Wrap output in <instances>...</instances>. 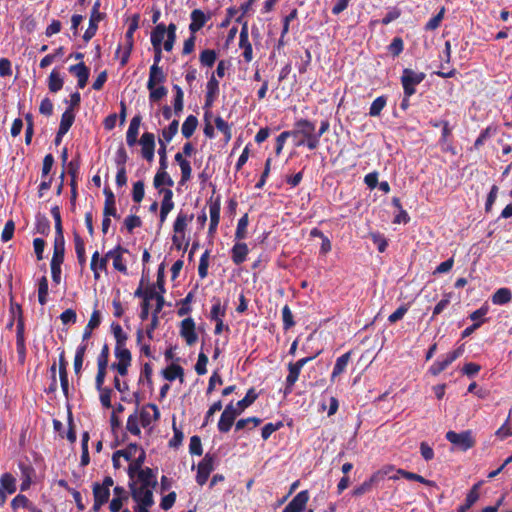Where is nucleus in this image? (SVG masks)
<instances>
[{"mask_svg":"<svg viewBox=\"0 0 512 512\" xmlns=\"http://www.w3.org/2000/svg\"><path fill=\"white\" fill-rule=\"evenodd\" d=\"M179 127L178 120H173L167 128H164L162 130V137L160 139H163L165 143H169L173 137L177 134Z\"/></svg>","mask_w":512,"mask_h":512,"instance_id":"nucleus-47","label":"nucleus"},{"mask_svg":"<svg viewBox=\"0 0 512 512\" xmlns=\"http://www.w3.org/2000/svg\"><path fill=\"white\" fill-rule=\"evenodd\" d=\"M155 291L150 289L145 291V299L143 300V303L141 305V312H140V318L141 320H146L149 315V301L154 298Z\"/></svg>","mask_w":512,"mask_h":512,"instance_id":"nucleus-50","label":"nucleus"},{"mask_svg":"<svg viewBox=\"0 0 512 512\" xmlns=\"http://www.w3.org/2000/svg\"><path fill=\"white\" fill-rule=\"evenodd\" d=\"M16 348L19 357V362L24 363L26 358V346H25V337H24V321L20 316L17 322V330H16Z\"/></svg>","mask_w":512,"mask_h":512,"instance_id":"nucleus-20","label":"nucleus"},{"mask_svg":"<svg viewBox=\"0 0 512 512\" xmlns=\"http://www.w3.org/2000/svg\"><path fill=\"white\" fill-rule=\"evenodd\" d=\"M141 146V155L142 157L148 161L152 162L154 160V152H155V136L151 132H145L142 134L141 138L137 141Z\"/></svg>","mask_w":512,"mask_h":512,"instance_id":"nucleus-12","label":"nucleus"},{"mask_svg":"<svg viewBox=\"0 0 512 512\" xmlns=\"http://www.w3.org/2000/svg\"><path fill=\"white\" fill-rule=\"evenodd\" d=\"M30 500L22 494H18L11 502V507L15 510L18 508H26L29 509L31 506Z\"/></svg>","mask_w":512,"mask_h":512,"instance_id":"nucleus-59","label":"nucleus"},{"mask_svg":"<svg viewBox=\"0 0 512 512\" xmlns=\"http://www.w3.org/2000/svg\"><path fill=\"white\" fill-rule=\"evenodd\" d=\"M159 194L163 195L160 209L169 214L174 208L173 192L171 189H160Z\"/></svg>","mask_w":512,"mask_h":512,"instance_id":"nucleus-39","label":"nucleus"},{"mask_svg":"<svg viewBox=\"0 0 512 512\" xmlns=\"http://www.w3.org/2000/svg\"><path fill=\"white\" fill-rule=\"evenodd\" d=\"M387 104V96H379L377 97L371 104L369 109V115L372 117H377L381 114L382 110L385 108Z\"/></svg>","mask_w":512,"mask_h":512,"instance_id":"nucleus-42","label":"nucleus"},{"mask_svg":"<svg viewBox=\"0 0 512 512\" xmlns=\"http://www.w3.org/2000/svg\"><path fill=\"white\" fill-rule=\"evenodd\" d=\"M111 331L116 340V345L125 346L128 340V335L123 331L119 323L113 322L111 324Z\"/></svg>","mask_w":512,"mask_h":512,"instance_id":"nucleus-40","label":"nucleus"},{"mask_svg":"<svg viewBox=\"0 0 512 512\" xmlns=\"http://www.w3.org/2000/svg\"><path fill=\"white\" fill-rule=\"evenodd\" d=\"M180 336L185 340L188 346H193L197 340L196 325L191 317L185 318L180 323Z\"/></svg>","mask_w":512,"mask_h":512,"instance_id":"nucleus-13","label":"nucleus"},{"mask_svg":"<svg viewBox=\"0 0 512 512\" xmlns=\"http://www.w3.org/2000/svg\"><path fill=\"white\" fill-rule=\"evenodd\" d=\"M144 182L137 181L133 184L132 199L136 203H140L144 198Z\"/></svg>","mask_w":512,"mask_h":512,"instance_id":"nucleus-57","label":"nucleus"},{"mask_svg":"<svg viewBox=\"0 0 512 512\" xmlns=\"http://www.w3.org/2000/svg\"><path fill=\"white\" fill-rule=\"evenodd\" d=\"M261 419L257 417H249L245 419H240L236 422L235 428L236 430H242L246 427H249V425H252V428L257 427L261 423Z\"/></svg>","mask_w":512,"mask_h":512,"instance_id":"nucleus-58","label":"nucleus"},{"mask_svg":"<svg viewBox=\"0 0 512 512\" xmlns=\"http://www.w3.org/2000/svg\"><path fill=\"white\" fill-rule=\"evenodd\" d=\"M198 125V119L194 115H189L182 124L181 132L185 138H190Z\"/></svg>","mask_w":512,"mask_h":512,"instance_id":"nucleus-36","label":"nucleus"},{"mask_svg":"<svg viewBox=\"0 0 512 512\" xmlns=\"http://www.w3.org/2000/svg\"><path fill=\"white\" fill-rule=\"evenodd\" d=\"M315 124L307 119L296 121L294 129L290 131L292 137L299 138L296 146H307L314 150L319 146L318 135H316Z\"/></svg>","mask_w":512,"mask_h":512,"instance_id":"nucleus-2","label":"nucleus"},{"mask_svg":"<svg viewBox=\"0 0 512 512\" xmlns=\"http://www.w3.org/2000/svg\"><path fill=\"white\" fill-rule=\"evenodd\" d=\"M209 256L210 253L206 250L200 257L199 266H198V274L201 279L207 277L208 274V266H209Z\"/></svg>","mask_w":512,"mask_h":512,"instance_id":"nucleus-54","label":"nucleus"},{"mask_svg":"<svg viewBox=\"0 0 512 512\" xmlns=\"http://www.w3.org/2000/svg\"><path fill=\"white\" fill-rule=\"evenodd\" d=\"M248 247L245 243L237 242L231 250V259L234 264L240 265L242 264L248 255Z\"/></svg>","mask_w":512,"mask_h":512,"instance_id":"nucleus-27","label":"nucleus"},{"mask_svg":"<svg viewBox=\"0 0 512 512\" xmlns=\"http://www.w3.org/2000/svg\"><path fill=\"white\" fill-rule=\"evenodd\" d=\"M141 120L142 117L140 115H135L130 121L126 132V143L129 147H133L137 144Z\"/></svg>","mask_w":512,"mask_h":512,"instance_id":"nucleus-22","label":"nucleus"},{"mask_svg":"<svg viewBox=\"0 0 512 512\" xmlns=\"http://www.w3.org/2000/svg\"><path fill=\"white\" fill-rule=\"evenodd\" d=\"M128 475L130 478V483H133V481L138 483V486H152L155 487L156 482V476L153 473V470L150 468H142V465H139V468L137 470H132L131 468H128Z\"/></svg>","mask_w":512,"mask_h":512,"instance_id":"nucleus-9","label":"nucleus"},{"mask_svg":"<svg viewBox=\"0 0 512 512\" xmlns=\"http://www.w3.org/2000/svg\"><path fill=\"white\" fill-rule=\"evenodd\" d=\"M127 252L128 250L121 247L120 245L107 252V257L113 261L114 269L124 274L127 273V266L123 259V254Z\"/></svg>","mask_w":512,"mask_h":512,"instance_id":"nucleus-17","label":"nucleus"},{"mask_svg":"<svg viewBox=\"0 0 512 512\" xmlns=\"http://www.w3.org/2000/svg\"><path fill=\"white\" fill-rule=\"evenodd\" d=\"M164 378L168 381H174L179 378L183 382L184 369L180 365L171 364L163 371Z\"/></svg>","mask_w":512,"mask_h":512,"instance_id":"nucleus-34","label":"nucleus"},{"mask_svg":"<svg viewBox=\"0 0 512 512\" xmlns=\"http://www.w3.org/2000/svg\"><path fill=\"white\" fill-rule=\"evenodd\" d=\"M64 79L57 69H53L48 77V89L51 93H57L63 88Z\"/></svg>","mask_w":512,"mask_h":512,"instance_id":"nucleus-30","label":"nucleus"},{"mask_svg":"<svg viewBox=\"0 0 512 512\" xmlns=\"http://www.w3.org/2000/svg\"><path fill=\"white\" fill-rule=\"evenodd\" d=\"M235 419L236 416H233V414L230 412V407H225L218 422L219 431L222 433H227L231 429Z\"/></svg>","mask_w":512,"mask_h":512,"instance_id":"nucleus-28","label":"nucleus"},{"mask_svg":"<svg viewBox=\"0 0 512 512\" xmlns=\"http://www.w3.org/2000/svg\"><path fill=\"white\" fill-rule=\"evenodd\" d=\"M166 80V75L162 69V67L157 65H152L149 71V79L147 82V88H153L154 86L160 85L164 83Z\"/></svg>","mask_w":512,"mask_h":512,"instance_id":"nucleus-26","label":"nucleus"},{"mask_svg":"<svg viewBox=\"0 0 512 512\" xmlns=\"http://www.w3.org/2000/svg\"><path fill=\"white\" fill-rule=\"evenodd\" d=\"M100 3L96 2L93 6L89 27L85 31L83 35V39L85 42H88L94 35L96 34L98 28V22L102 19V14L99 12Z\"/></svg>","mask_w":512,"mask_h":512,"instance_id":"nucleus-18","label":"nucleus"},{"mask_svg":"<svg viewBox=\"0 0 512 512\" xmlns=\"http://www.w3.org/2000/svg\"><path fill=\"white\" fill-rule=\"evenodd\" d=\"M148 90L150 92L149 99L151 102H157L167 95V89L161 85L148 88Z\"/></svg>","mask_w":512,"mask_h":512,"instance_id":"nucleus-56","label":"nucleus"},{"mask_svg":"<svg viewBox=\"0 0 512 512\" xmlns=\"http://www.w3.org/2000/svg\"><path fill=\"white\" fill-rule=\"evenodd\" d=\"M249 220L248 215H243L237 224L236 232H235V239L237 241H241L246 238L247 235V226H248Z\"/></svg>","mask_w":512,"mask_h":512,"instance_id":"nucleus-45","label":"nucleus"},{"mask_svg":"<svg viewBox=\"0 0 512 512\" xmlns=\"http://www.w3.org/2000/svg\"><path fill=\"white\" fill-rule=\"evenodd\" d=\"M194 215L180 210L173 224V231L176 234L185 235L188 224L193 220Z\"/></svg>","mask_w":512,"mask_h":512,"instance_id":"nucleus-24","label":"nucleus"},{"mask_svg":"<svg viewBox=\"0 0 512 512\" xmlns=\"http://www.w3.org/2000/svg\"><path fill=\"white\" fill-rule=\"evenodd\" d=\"M258 398V394L256 393L254 388H250L246 394V396L237 402V407L240 410L244 411L247 407L252 405L254 401Z\"/></svg>","mask_w":512,"mask_h":512,"instance_id":"nucleus-48","label":"nucleus"},{"mask_svg":"<svg viewBox=\"0 0 512 512\" xmlns=\"http://www.w3.org/2000/svg\"><path fill=\"white\" fill-rule=\"evenodd\" d=\"M140 419L138 417V411L136 410L133 414H131L126 423V429L128 432L135 436H140L141 430H140Z\"/></svg>","mask_w":512,"mask_h":512,"instance_id":"nucleus-37","label":"nucleus"},{"mask_svg":"<svg viewBox=\"0 0 512 512\" xmlns=\"http://www.w3.org/2000/svg\"><path fill=\"white\" fill-rule=\"evenodd\" d=\"M511 291L508 288L498 289L492 296V302L496 305H503L511 300Z\"/></svg>","mask_w":512,"mask_h":512,"instance_id":"nucleus-41","label":"nucleus"},{"mask_svg":"<svg viewBox=\"0 0 512 512\" xmlns=\"http://www.w3.org/2000/svg\"><path fill=\"white\" fill-rule=\"evenodd\" d=\"M309 500V494L307 490L299 492L290 503L283 509V512H303L307 502Z\"/></svg>","mask_w":512,"mask_h":512,"instance_id":"nucleus-19","label":"nucleus"},{"mask_svg":"<svg viewBox=\"0 0 512 512\" xmlns=\"http://www.w3.org/2000/svg\"><path fill=\"white\" fill-rule=\"evenodd\" d=\"M191 23L189 25V30L191 34H195L198 32L206 22L210 19L209 15H206L202 10L200 9H194L191 12Z\"/></svg>","mask_w":512,"mask_h":512,"instance_id":"nucleus-23","label":"nucleus"},{"mask_svg":"<svg viewBox=\"0 0 512 512\" xmlns=\"http://www.w3.org/2000/svg\"><path fill=\"white\" fill-rule=\"evenodd\" d=\"M478 486V484L474 485L473 488L469 491V493L466 496L465 503L458 508V512H466L478 500Z\"/></svg>","mask_w":512,"mask_h":512,"instance_id":"nucleus-38","label":"nucleus"},{"mask_svg":"<svg viewBox=\"0 0 512 512\" xmlns=\"http://www.w3.org/2000/svg\"><path fill=\"white\" fill-rule=\"evenodd\" d=\"M125 227L129 233H131L135 228L140 227L142 225V221L140 217L136 215H129L124 220Z\"/></svg>","mask_w":512,"mask_h":512,"instance_id":"nucleus-63","label":"nucleus"},{"mask_svg":"<svg viewBox=\"0 0 512 512\" xmlns=\"http://www.w3.org/2000/svg\"><path fill=\"white\" fill-rule=\"evenodd\" d=\"M69 72L73 74L75 77H77V85L80 89H83L86 86L89 79V68L83 62H80L78 64L70 66Z\"/></svg>","mask_w":512,"mask_h":512,"instance_id":"nucleus-21","label":"nucleus"},{"mask_svg":"<svg viewBox=\"0 0 512 512\" xmlns=\"http://www.w3.org/2000/svg\"><path fill=\"white\" fill-rule=\"evenodd\" d=\"M207 363H208V357L205 353L200 352L198 355V360L195 365V371L198 375H204L207 372Z\"/></svg>","mask_w":512,"mask_h":512,"instance_id":"nucleus-60","label":"nucleus"},{"mask_svg":"<svg viewBox=\"0 0 512 512\" xmlns=\"http://www.w3.org/2000/svg\"><path fill=\"white\" fill-rule=\"evenodd\" d=\"M398 474H400L402 477L406 478L407 480L417 481V482L422 483L427 486H435V482H433L431 480H427L424 477H422L421 475L413 473V472L399 469Z\"/></svg>","mask_w":512,"mask_h":512,"instance_id":"nucleus-44","label":"nucleus"},{"mask_svg":"<svg viewBox=\"0 0 512 512\" xmlns=\"http://www.w3.org/2000/svg\"><path fill=\"white\" fill-rule=\"evenodd\" d=\"M214 469V456L206 454L197 467L196 482L203 486Z\"/></svg>","mask_w":512,"mask_h":512,"instance_id":"nucleus-11","label":"nucleus"},{"mask_svg":"<svg viewBox=\"0 0 512 512\" xmlns=\"http://www.w3.org/2000/svg\"><path fill=\"white\" fill-rule=\"evenodd\" d=\"M1 488L12 494L16 491V479L10 473H4L0 479Z\"/></svg>","mask_w":512,"mask_h":512,"instance_id":"nucleus-43","label":"nucleus"},{"mask_svg":"<svg viewBox=\"0 0 512 512\" xmlns=\"http://www.w3.org/2000/svg\"><path fill=\"white\" fill-rule=\"evenodd\" d=\"M74 246L79 265L83 268L86 264L85 243L78 233H74Z\"/></svg>","mask_w":512,"mask_h":512,"instance_id":"nucleus-33","label":"nucleus"},{"mask_svg":"<svg viewBox=\"0 0 512 512\" xmlns=\"http://www.w3.org/2000/svg\"><path fill=\"white\" fill-rule=\"evenodd\" d=\"M216 58V52L211 49H206L200 54V62L203 66L212 67L216 61Z\"/></svg>","mask_w":512,"mask_h":512,"instance_id":"nucleus-53","label":"nucleus"},{"mask_svg":"<svg viewBox=\"0 0 512 512\" xmlns=\"http://www.w3.org/2000/svg\"><path fill=\"white\" fill-rule=\"evenodd\" d=\"M65 254V239L64 235H55L54 239V250L53 256L51 259V263H60L62 264L64 261Z\"/></svg>","mask_w":512,"mask_h":512,"instance_id":"nucleus-25","label":"nucleus"},{"mask_svg":"<svg viewBox=\"0 0 512 512\" xmlns=\"http://www.w3.org/2000/svg\"><path fill=\"white\" fill-rule=\"evenodd\" d=\"M131 496L137 503L135 506L136 512H149V508L153 506V489L152 486H138V483L133 481L129 483Z\"/></svg>","mask_w":512,"mask_h":512,"instance_id":"nucleus-3","label":"nucleus"},{"mask_svg":"<svg viewBox=\"0 0 512 512\" xmlns=\"http://www.w3.org/2000/svg\"><path fill=\"white\" fill-rule=\"evenodd\" d=\"M74 120V111H72V109H66L61 116V121L59 125L60 134H66L73 125Z\"/></svg>","mask_w":512,"mask_h":512,"instance_id":"nucleus-35","label":"nucleus"},{"mask_svg":"<svg viewBox=\"0 0 512 512\" xmlns=\"http://www.w3.org/2000/svg\"><path fill=\"white\" fill-rule=\"evenodd\" d=\"M463 353V349L461 347L455 349L454 351L448 353L443 360H439L434 362L429 371L432 375H438L443 372L452 362H454L458 357H460Z\"/></svg>","mask_w":512,"mask_h":512,"instance_id":"nucleus-14","label":"nucleus"},{"mask_svg":"<svg viewBox=\"0 0 512 512\" xmlns=\"http://www.w3.org/2000/svg\"><path fill=\"white\" fill-rule=\"evenodd\" d=\"M386 474H387V471H382V470L375 472L374 474H372V476L368 480L364 481L361 485L357 486L353 490V492H352L353 496L359 497L365 493H368L369 491H371L372 487L375 484H377L379 481L384 479Z\"/></svg>","mask_w":512,"mask_h":512,"instance_id":"nucleus-16","label":"nucleus"},{"mask_svg":"<svg viewBox=\"0 0 512 512\" xmlns=\"http://www.w3.org/2000/svg\"><path fill=\"white\" fill-rule=\"evenodd\" d=\"M426 75L423 72H417L410 68H405L401 75V84L403 87L404 95L411 97L416 93V86L420 84Z\"/></svg>","mask_w":512,"mask_h":512,"instance_id":"nucleus-5","label":"nucleus"},{"mask_svg":"<svg viewBox=\"0 0 512 512\" xmlns=\"http://www.w3.org/2000/svg\"><path fill=\"white\" fill-rule=\"evenodd\" d=\"M351 354H352V352L348 351L337 358L336 363L333 368V371H332V374H331V381H334V379L337 376H339L340 374H342L345 371V369L350 361Z\"/></svg>","mask_w":512,"mask_h":512,"instance_id":"nucleus-29","label":"nucleus"},{"mask_svg":"<svg viewBox=\"0 0 512 512\" xmlns=\"http://www.w3.org/2000/svg\"><path fill=\"white\" fill-rule=\"evenodd\" d=\"M176 25L170 23L167 27L165 24H157L151 32V43L154 49V63L153 65L159 66L162 59V43L163 48L167 52L173 49L176 40Z\"/></svg>","mask_w":512,"mask_h":512,"instance_id":"nucleus-1","label":"nucleus"},{"mask_svg":"<svg viewBox=\"0 0 512 512\" xmlns=\"http://www.w3.org/2000/svg\"><path fill=\"white\" fill-rule=\"evenodd\" d=\"M114 481L112 477L106 476L103 479L102 483H94L92 490H93V497H94V504H93V510L95 512H98L100 508L106 504L110 497V488L113 486Z\"/></svg>","mask_w":512,"mask_h":512,"instance_id":"nucleus-4","label":"nucleus"},{"mask_svg":"<svg viewBox=\"0 0 512 512\" xmlns=\"http://www.w3.org/2000/svg\"><path fill=\"white\" fill-rule=\"evenodd\" d=\"M314 359V356L311 357H305L302 359H299L296 362H290L288 364V375L286 377L285 381V394H290L293 391V387L296 383V381L299 378L301 369L305 364H307L309 361Z\"/></svg>","mask_w":512,"mask_h":512,"instance_id":"nucleus-8","label":"nucleus"},{"mask_svg":"<svg viewBox=\"0 0 512 512\" xmlns=\"http://www.w3.org/2000/svg\"><path fill=\"white\" fill-rule=\"evenodd\" d=\"M444 13H445V9L442 8L437 15H435L434 17H432L427 23H426V26H425V29L426 30H435L437 29L439 26H440V23L444 17Z\"/></svg>","mask_w":512,"mask_h":512,"instance_id":"nucleus-62","label":"nucleus"},{"mask_svg":"<svg viewBox=\"0 0 512 512\" xmlns=\"http://www.w3.org/2000/svg\"><path fill=\"white\" fill-rule=\"evenodd\" d=\"M153 185L156 189H158V191H160V189H163V185L172 187L174 185V181L166 172V169L159 168L156 175L154 176Z\"/></svg>","mask_w":512,"mask_h":512,"instance_id":"nucleus-31","label":"nucleus"},{"mask_svg":"<svg viewBox=\"0 0 512 512\" xmlns=\"http://www.w3.org/2000/svg\"><path fill=\"white\" fill-rule=\"evenodd\" d=\"M219 91V83L214 76H212L207 83V92L205 97V107L212 106Z\"/></svg>","mask_w":512,"mask_h":512,"instance_id":"nucleus-32","label":"nucleus"},{"mask_svg":"<svg viewBox=\"0 0 512 512\" xmlns=\"http://www.w3.org/2000/svg\"><path fill=\"white\" fill-rule=\"evenodd\" d=\"M283 329L289 330L295 325L294 316L288 305L282 308Z\"/></svg>","mask_w":512,"mask_h":512,"instance_id":"nucleus-52","label":"nucleus"},{"mask_svg":"<svg viewBox=\"0 0 512 512\" xmlns=\"http://www.w3.org/2000/svg\"><path fill=\"white\" fill-rule=\"evenodd\" d=\"M115 357L118 361L114 362L111 368L117 370L121 376H126L132 361L131 352L127 349L126 345H115Z\"/></svg>","mask_w":512,"mask_h":512,"instance_id":"nucleus-10","label":"nucleus"},{"mask_svg":"<svg viewBox=\"0 0 512 512\" xmlns=\"http://www.w3.org/2000/svg\"><path fill=\"white\" fill-rule=\"evenodd\" d=\"M446 439L461 451H467L473 448L476 444L474 434L471 430H465L460 433L455 431H448Z\"/></svg>","mask_w":512,"mask_h":512,"instance_id":"nucleus-7","label":"nucleus"},{"mask_svg":"<svg viewBox=\"0 0 512 512\" xmlns=\"http://www.w3.org/2000/svg\"><path fill=\"white\" fill-rule=\"evenodd\" d=\"M283 426V423L281 421L277 422V423H267L266 425H264V427L262 428V438L264 440H267L272 433H274L275 431L279 430L281 427Z\"/></svg>","mask_w":512,"mask_h":512,"instance_id":"nucleus-64","label":"nucleus"},{"mask_svg":"<svg viewBox=\"0 0 512 512\" xmlns=\"http://www.w3.org/2000/svg\"><path fill=\"white\" fill-rule=\"evenodd\" d=\"M116 455H121L125 460L129 461L128 468L137 470L139 465H143L145 461V451L137 444H129L125 449L117 450Z\"/></svg>","mask_w":512,"mask_h":512,"instance_id":"nucleus-6","label":"nucleus"},{"mask_svg":"<svg viewBox=\"0 0 512 512\" xmlns=\"http://www.w3.org/2000/svg\"><path fill=\"white\" fill-rule=\"evenodd\" d=\"M213 302L214 303L210 312L211 320L223 319L226 313L225 307L221 305L220 299L218 298H213Z\"/></svg>","mask_w":512,"mask_h":512,"instance_id":"nucleus-49","label":"nucleus"},{"mask_svg":"<svg viewBox=\"0 0 512 512\" xmlns=\"http://www.w3.org/2000/svg\"><path fill=\"white\" fill-rule=\"evenodd\" d=\"M48 296V280L46 276H42L38 283V301L41 305L47 303Z\"/></svg>","mask_w":512,"mask_h":512,"instance_id":"nucleus-46","label":"nucleus"},{"mask_svg":"<svg viewBox=\"0 0 512 512\" xmlns=\"http://www.w3.org/2000/svg\"><path fill=\"white\" fill-rule=\"evenodd\" d=\"M86 349H87V344H82L76 350V354H75V358H74V370H75L76 374H79L81 371Z\"/></svg>","mask_w":512,"mask_h":512,"instance_id":"nucleus-51","label":"nucleus"},{"mask_svg":"<svg viewBox=\"0 0 512 512\" xmlns=\"http://www.w3.org/2000/svg\"><path fill=\"white\" fill-rule=\"evenodd\" d=\"M138 23H139V15L136 14L131 18L128 30L126 32L127 44L130 45V48H132V46H133V35H134V32L138 29Z\"/></svg>","mask_w":512,"mask_h":512,"instance_id":"nucleus-55","label":"nucleus"},{"mask_svg":"<svg viewBox=\"0 0 512 512\" xmlns=\"http://www.w3.org/2000/svg\"><path fill=\"white\" fill-rule=\"evenodd\" d=\"M138 417L140 419V424L143 428L148 427L153 421H156L160 417V412L158 407L155 404H148L140 411H138Z\"/></svg>","mask_w":512,"mask_h":512,"instance_id":"nucleus-15","label":"nucleus"},{"mask_svg":"<svg viewBox=\"0 0 512 512\" xmlns=\"http://www.w3.org/2000/svg\"><path fill=\"white\" fill-rule=\"evenodd\" d=\"M403 48H404V43H403L402 38H400V37H395L392 40V42L390 43V45L388 46V50L393 56L400 55L403 51Z\"/></svg>","mask_w":512,"mask_h":512,"instance_id":"nucleus-61","label":"nucleus"}]
</instances>
